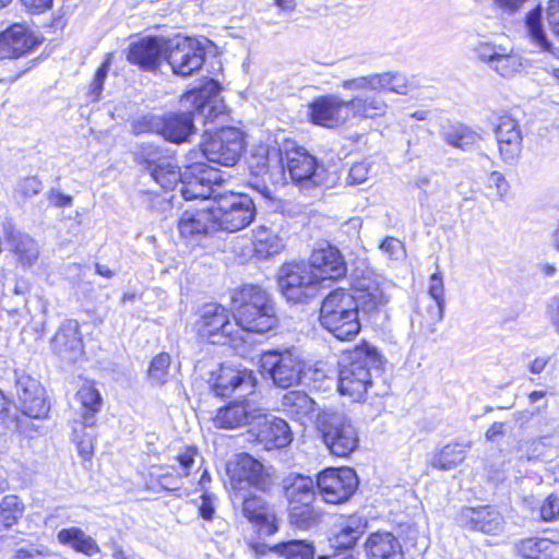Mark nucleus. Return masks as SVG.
Returning <instances> with one entry per match:
<instances>
[{
  "label": "nucleus",
  "instance_id": "1",
  "mask_svg": "<svg viewBox=\"0 0 559 559\" xmlns=\"http://www.w3.org/2000/svg\"><path fill=\"white\" fill-rule=\"evenodd\" d=\"M136 160L151 178L165 190H173L180 182L185 200H211L217 230L236 233L247 227L255 217L253 199L242 193L219 192L223 174L219 169L198 162L180 173L175 160L154 145L142 146Z\"/></svg>",
  "mask_w": 559,
  "mask_h": 559
},
{
  "label": "nucleus",
  "instance_id": "2",
  "mask_svg": "<svg viewBox=\"0 0 559 559\" xmlns=\"http://www.w3.org/2000/svg\"><path fill=\"white\" fill-rule=\"evenodd\" d=\"M249 169V187L266 200L273 198L271 185L280 182L285 174L306 189L320 186L323 181L317 158L290 141L278 150L253 155Z\"/></svg>",
  "mask_w": 559,
  "mask_h": 559
},
{
  "label": "nucleus",
  "instance_id": "3",
  "mask_svg": "<svg viewBox=\"0 0 559 559\" xmlns=\"http://www.w3.org/2000/svg\"><path fill=\"white\" fill-rule=\"evenodd\" d=\"M221 86L215 80H207L200 88L185 93L180 105L185 112H168L162 117L152 116L147 120L148 131L156 132L173 143H183L194 132V120L204 124H222L227 121L226 105L219 98Z\"/></svg>",
  "mask_w": 559,
  "mask_h": 559
},
{
  "label": "nucleus",
  "instance_id": "4",
  "mask_svg": "<svg viewBox=\"0 0 559 559\" xmlns=\"http://www.w3.org/2000/svg\"><path fill=\"white\" fill-rule=\"evenodd\" d=\"M234 318L242 331L264 334L275 328L277 318L270 295L257 285H245L231 296Z\"/></svg>",
  "mask_w": 559,
  "mask_h": 559
},
{
  "label": "nucleus",
  "instance_id": "5",
  "mask_svg": "<svg viewBox=\"0 0 559 559\" xmlns=\"http://www.w3.org/2000/svg\"><path fill=\"white\" fill-rule=\"evenodd\" d=\"M382 357L374 346L362 343L356 346L340 364L338 391L358 402L371 385L373 371H379Z\"/></svg>",
  "mask_w": 559,
  "mask_h": 559
},
{
  "label": "nucleus",
  "instance_id": "6",
  "mask_svg": "<svg viewBox=\"0 0 559 559\" xmlns=\"http://www.w3.org/2000/svg\"><path fill=\"white\" fill-rule=\"evenodd\" d=\"M320 323L340 341L353 340L361 329L357 300L346 289L331 292L322 301Z\"/></svg>",
  "mask_w": 559,
  "mask_h": 559
},
{
  "label": "nucleus",
  "instance_id": "7",
  "mask_svg": "<svg viewBox=\"0 0 559 559\" xmlns=\"http://www.w3.org/2000/svg\"><path fill=\"white\" fill-rule=\"evenodd\" d=\"M201 151L210 163L231 167L240 159L243 151L242 132L231 127H222L214 132L206 129Z\"/></svg>",
  "mask_w": 559,
  "mask_h": 559
},
{
  "label": "nucleus",
  "instance_id": "8",
  "mask_svg": "<svg viewBox=\"0 0 559 559\" xmlns=\"http://www.w3.org/2000/svg\"><path fill=\"white\" fill-rule=\"evenodd\" d=\"M197 330L200 337L211 344L234 346L239 338L237 320L233 322L229 311L218 304L202 307Z\"/></svg>",
  "mask_w": 559,
  "mask_h": 559
},
{
  "label": "nucleus",
  "instance_id": "9",
  "mask_svg": "<svg viewBox=\"0 0 559 559\" xmlns=\"http://www.w3.org/2000/svg\"><path fill=\"white\" fill-rule=\"evenodd\" d=\"M278 286L288 302L305 304L318 294L321 283L306 263H287L280 269Z\"/></svg>",
  "mask_w": 559,
  "mask_h": 559
},
{
  "label": "nucleus",
  "instance_id": "10",
  "mask_svg": "<svg viewBox=\"0 0 559 559\" xmlns=\"http://www.w3.org/2000/svg\"><path fill=\"white\" fill-rule=\"evenodd\" d=\"M260 364L262 371L281 389L297 385L305 367L296 349L265 352L261 355Z\"/></svg>",
  "mask_w": 559,
  "mask_h": 559
},
{
  "label": "nucleus",
  "instance_id": "11",
  "mask_svg": "<svg viewBox=\"0 0 559 559\" xmlns=\"http://www.w3.org/2000/svg\"><path fill=\"white\" fill-rule=\"evenodd\" d=\"M165 59L175 74L191 75L205 60V47L200 39L176 35L167 38Z\"/></svg>",
  "mask_w": 559,
  "mask_h": 559
},
{
  "label": "nucleus",
  "instance_id": "12",
  "mask_svg": "<svg viewBox=\"0 0 559 559\" xmlns=\"http://www.w3.org/2000/svg\"><path fill=\"white\" fill-rule=\"evenodd\" d=\"M323 442L330 452L347 457L359 444L358 432L352 421L342 414H331L320 424Z\"/></svg>",
  "mask_w": 559,
  "mask_h": 559
},
{
  "label": "nucleus",
  "instance_id": "13",
  "mask_svg": "<svg viewBox=\"0 0 559 559\" xmlns=\"http://www.w3.org/2000/svg\"><path fill=\"white\" fill-rule=\"evenodd\" d=\"M317 487L326 503L347 501L358 487V477L350 467L328 468L317 478Z\"/></svg>",
  "mask_w": 559,
  "mask_h": 559
},
{
  "label": "nucleus",
  "instance_id": "14",
  "mask_svg": "<svg viewBox=\"0 0 559 559\" xmlns=\"http://www.w3.org/2000/svg\"><path fill=\"white\" fill-rule=\"evenodd\" d=\"M257 378L252 370L223 364L215 377L213 391L216 395L228 397L237 393L239 397L252 395Z\"/></svg>",
  "mask_w": 559,
  "mask_h": 559
},
{
  "label": "nucleus",
  "instance_id": "15",
  "mask_svg": "<svg viewBox=\"0 0 559 559\" xmlns=\"http://www.w3.org/2000/svg\"><path fill=\"white\" fill-rule=\"evenodd\" d=\"M15 389L21 412L31 418H44L49 412L45 396V389L39 381L26 374L15 371Z\"/></svg>",
  "mask_w": 559,
  "mask_h": 559
},
{
  "label": "nucleus",
  "instance_id": "16",
  "mask_svg": "<svg viewBox=\"0 0 559 559\" xmlns=\"http://www.w3.org/2000/svg\"><path fill=\"white\" fill-rule=\"evenodd\" d=\"M308 266L322 284L324 281H336L345 276L346 262L340 250L330 243H322L312 250Z\"/></svg>",
  "mask_w": 559,
  "mask_h": 559
},
{
  "label": "nucleus",
  "instance_id": "17",
  "mask_svg": "<svg viewBox=\"0 0 559 559\" xmlns=\"http://www.w3.org/2000/svg\"><path fill=\"white\" fill-rule=\"evenodd\" d=\"M166 37L146 36L130 44L127 60L144 71H155L166 55Z\"/></svg>",
  "mask_w": 559,
  "mask_h": 559
},
{
  "label": "nucleus",
  "instance_id": "18",
  "mask_svg": "<svg viewBox=\"0 0 559 559\" xmlns=\"http://www.w3.org/2000/svg\"><path fill=\"white\" fill-rule=\"evenodd\" d=\"M495 135L500 157L507 164H514L522 152V132L519 122L510 115L498 118Z\"/></svg>",
  "mask_w": 559,
  "mask_h": 559
},
{
  "label": "nucleus",
  "instance_id": "19",
  "mask_svg": "<svg viewBox=\"0 0 559 559\" xmlns=\"http://www.w3.org/2000/svg\"><path fill=\"white\" fill-rule=\"evenodd\" d=\"M215 211L211 203L203 207L186 209L178 218V230L182 238L188 240L197 239L217 230Z\"/></svg>",
  "mask_w": 559,
  "mask_h": 559
},
{
  "label": "nucleus",
  "instance_id": "20",
  "mask_svg": "<svg viewBox=\"0 0 559 559\" xmlns=\"http://www.w3.org/2000/svg\"><path fill=\"white\" fill-rule=\"evenodd\" d=\"M227 473L236 490H243L251 486L263 489L266 484L263 465L246 453L240 454L235 463L228 464Z\"/></svg>",
  "mask_w": 559,
  "mask_h": 559
},
{
  "label": "nucleus",
  "instance_id": "21",
  "mask_svg": "<svg viewBox=\"0 0 559 559\" xmlns=\"http://www.w3.org/2000/svg\"><path fill=\"white\" fill-rule=\"evenodd\" d=\"M309 117L314 124L325 128L337 127L348 117L345 100L336 95L320 96L309 105Z\"/></svg>",
  "mask_w": 559,
  "mask_h": 559
},
{
  "label": "nucleus",
  "instance_id": "22",
  "mask_svg": "<svg viewBox=\"0 0 559 559\" xmlns=\"http://www.w3.org/2000/svg\"><path fill=\"white\" fill-rule=\"evenodd\" d=\"M457 521L464 527L488 535H498L504 524L501 513L490 506L463 508L457 515Z\"/></svg>",
  "mask_w": 559,
  "mask_h": 559
},
{
  "label": "nucleus",
  "instance_id": "23",
  "mask_svg": "<svg viewBox=\"0 0 559 559\" xmlns=\"http://www.w3.org/2000/svg\"><path fill=\"white\" fill-rule=\"evenodd\" d=\"M37 45V38L25 25L13 24L0 34V58H20Z\"/></svg>",
  "mask_w": 559,
  "mask_h": 559
},
{
  "label": "nucleus",
  "instance_id": "24",
  "mask_svg": "<svg viewBox=\"0 0 559 559\" xmlns=\"http://www.w3.org/2000/svg\"><path fill=\"white\" fill-rule=\"evenodd\" d=\"M260 421L254 429L255 441L265 450L282 449L287 447L293 438L288 424L277 417H269L262 413Z\"/></svg>",
  "mask_w": 559,
  "mask_h": 559
},
{
  "label": "nucleus",
  "instance_id": "25",
  "mask_svg": "<svg viewBox=\"0 0 559 559\" xmlns=\"http://www.w3.org/2000/svg\"><path fill=\"white\" fill-rule=\"evenodd\" d=\"M53 352L62 359L74 362L83 354V342L76 320L64 321L51 341Z\"/></svg>",
  "mask_w": 559,
  "mask_h": 559
},
{
  "label": "nucleus",
  "instance_id": "26",
  "mask_svg": "<svg viewBox=\"0 0 559 559\" xmlns=\"http://www.w3.org/2000/svg\"><path fill=\"white\" fill-rule=\"evenodd\" d=\"M261 416L262 409L254 407L251 401H234L218 409L214 418V424L217 428L235 429Z\"/></svg>",
  "mask_w": 559,
  "mask_h": 559
},
{
  "label": "nucleus",
  "instance_id": "27",
  "mask_svg": "<svg viewBox=\"0 0 559 559\" xmlns=\"http://www.w3.org/2000/svg\"><path fill=\"white\" fill-rule=\"evenodd\" d=\"M197 455L198 450L195 448H187L185 452L177 456L180 471H177L175 466H160L153 471L151 475L164 490L176 491L180 489L182 478L189 476Z\"/></svg>",
  "mask_w": 559,
  "mask_h": 559
},
{
  "label": "nucleus",
  "instance_id": "28",
  "mask_svg": "<svg viewBox=\"0 0 559 559\" xmlns=\"http://www.w3.org/2000/svg\"><path fill=\"white\" fill-rule=\"evenodd\" d=\"M353 288L357 307L366 312L376 310L380 306H384L389 301L388 295L384 293L380 282L368 275H362L354 281Z\"/></svg>",
  "mask_w": 559,
  "mask_h": 559
},
{
  "label": "nucleus",
  "instance_id": "29",
  "mask_svg": "<svg viewBox=\"0 0 559 559\" xmlns=\"http://www.w3.org/2000/svg\"><path fill=\"white\" fill-rule=\"evenodd\" d=\"M367 521L358 515L342 520L335 525V530L329 539L331 547L336 550L352 549L365 533Z\"/></svg>",
  "mask_w": 559,
  "mask_h": 559
},
{
  "label": "nucleus",
  "instance_id": "30",
  "mask_svg": "<svg viewBox=\"0 0 559 559\" xmlns=\"http://www.w3.org/2000/svg\"><path fill=\"white\" fill-rule=\"evenodd\" d=\"M243 515L255 525L258 533L262 536H271L277 532L275 516L269 512L261 498H243Z\"/></svg>",
  "mask_w": 559,
  "mask_h": 559
},
{
  "label": "nucleus",
  "instance_id": "31",
  "mask_svg": "<svg viewBox=\"0 0 559 559\" xmlns=\"http://www.w3.org/2000/svg\"><path fill=\"white\" fill-rule=\"evenodd\" d=\"M365 547L369 559H402L401 544L389 532L371 534Z\"/></svg>",
  "mask_w": 559,
  "mask_h": 559
},
{
  "label": "nucleus",
  "instance_id": "32",
  "mask_svg": "<svg viewBox=\"0 0 559 559\" xmlns=\"http://www.w3.org/2000/svg\"><path fill=\"white\" fill-rule=\"evenodd\" d=\"M347 112L352 111L354 117L374 119L382 117L386 112L388 105L385 100L373 92L369 95L358 94L349 100H345Z\"/></svg>",
  "mask_w": 559,
  "mask_h": 559
},
{
  "label": "nucleus",
  "instance_id": "33",
  "mask_svg": "<svg viewBox=\"0 0 559 559\" xmlns=\"http://www.w3.org/2000/svg\"><path fill=\"white\" fill-rule=\"evenodd\" d=\"M285 497L288 503H312L314 501V484L311 477L290 474L283 480Z\"/></svg>",
  "mask_w": 559,
  "mask_h": 559
},
{
  "label": "nucleus",
  "instance_id": "34",
  "mask_svg": "<svg viewBox=\"0 0 559 559\" xmlns=\"http://www.w3.org/2000/svg\"><path fill=\"white\" fill-rule=\"evenodd\" d=\"M440 135L447 144L463 151L471 150L481 140L478 132L459 122L442 126Z\"/></svg>",
  "mask_w": 559,
  "mask_h": 559
},
{
  "label": "nucleus",
  "instance_id": "35",
  "mask_svg": "<svg viewBox=\"0 0 559 559\" xmlns=\"http://www.w3.org/2000/svg\"><path fill=\"white\" fill-rule=\"evenodd\" d=\"M95 423L96 420L93 416H85L80 421L74 420L73 441L83 460H90L94 454L96 440Z\"/></svg>",
  "mask_w": 559,
  "mask_h": 559
},
{
  "label": "nucleus",
  "instance_id": "36",
  "mask_svg": "<svg viewBox=\"0 0 559 559\" xmlns=\"http://www.w3.org/2000/svg\"><path fill=\"white\" fill-rule=\"evenodd\" d=\"M57 539L61 545L70 546L76 552L86 556L97 555L100 549L95 539L84 533V531L76 526L62 528L57 534Z\"/></svg>",
  "mask_w": 559,
  "mask_h": 559
},
{
  "label": "nucleus",
  "instance_id": "37",
  "mask_svg": "<svg viewBox=\"0 0 559 559\" xmlns=\"http://www.w3.org/2000/svg\"><path fill=\"white\" fill-rule=\"evenodd\" d=\"M518 552L527 559H558L559 543L548 538H526L516 545Z\"/></svg>",
  "mask_w": 559,
  "mask_h": 559
},
{
  "label": "nucleus",
  "instance_id": "38",
  "mask_svg": "<svg viewBox=\"0 0 559 559\" xmlns=\"http://www.w3.org/2000/svg\"><path fill=\"white\" fill-rule=\"evenodd\" d=\"M252 246L258 259H267L277 254L284 247L282 239L265 226L252 230Z\"/></svg>",
  "mask_w": 559,
  "mask_h": 559
},
{
  "label": "nucleus",
  "instance_id": "39",
  "mask_svg": "<svg viewBox=\"0 0 559 559\" xmlns=\"http://www.w3.org/2000/svg\"><path fill=\"white\" fill-rule=\"evenodd\" d=\"M5 237L12 251L19 257L23 264H33L39 254L38 245L28 235L10 229Z\"/></svg>",
  "mask_w": 559,
  "mask_h": 559
},
{
  "label": "nucleus",
  "instance_id": "40",
  "mask_svg": "<svg viewBox=\"0 0 559 559\" xmlns=\"http://www.w3.org/2000/svg\"><path fill=\"white\" fill-rule=\"evenodd\" d=\"M471 442H453L444 445L432 459V466L443 471H450L459 466L466 457Z\"/></svg>",
  "mask_w": 559,
  "mask_h": 559
},
{
  "label": "nucleus",
  "instance_id": "41",
  "mask_svg": "<svg viewBox=\"0 0 559 559\" xmlns=\"http://www.w3.org/2000/svg\"><path fill=\"white\" fill-rule=\"evenodd\" d=\"M25 506L16 495H7L0 500V532L8 531L23 518Z\"/></svg>",
  "mask_w": 559,
  "mask_h": 559
},
{
  "label": "nucleus",
  "instance_id": "42",
  "mask_svg": "<svg viewBox=\"0 0 559 559\" xmlns=\"http://www.w3.org/2000/svg\"><path fill=\"white\" fill-rule=\"evenodd\" d=\"M75 400L82 407V419L85 416H93L100 409L102 396L99 391L91 383H84L75 394Z\"/></svg>",
  "mask_w": 559,
  "mask_h": 559
},
{
  "label": "nucleus",
  "instance_id": "43",
  "mask_svg": "<svg viewBox=\"0 0 559 559\" xmlns=\"http://www.w3.org/2000/svg\"><path fill=\"white\" fill-rule=\"evenodd\" d=\"M491 69L503 78H513L523 71V58L519 53L507 52V49L503 48Z\"/></svg>",
  "mask_w": 559,
  "mask_h": 559
},
{
  "label": "nucleus",
  "instance_id": "44",
  "mask_svg": "<svg viewBox=\"0 0 559 559\" xmlns=\"http://www.w3.org/2000/svg\"><path fill=\"white\" fill-rule=\"evenodd\" d=\"M526 28L531 40L540 49L549 50L551 44L547 39L542 24V8L531 10L526 15Z\"/></svg>",
  "mask_w": 559,
  "mask_h": 559
},
{
  "label": "nucleus",
  "instance_id": "45",
  "mask_svg": "<svg viewBox=\"0 0 559 559\" xmlns=\"http://www.w3.org/2000/svg\"><path fill=\"white\" fill-rule=\"evenodd\" d=\"M428 294L435 301V307L431 310L432 319L440 322L444 316L445 299L443 278L439 270L430 275Z\"/></svg>",
  "mask_w": 559,
  "mask_h": 559
},
{
  "label": "nucleus",
  "instance_id": "46",
  "mask_svg": "<svg viewBox=\"0 0 559 559\" xmlns=\"http://www.w3.org/2000/svg\"><path fill=\"white\" fill-rule=\"evenodd\" d=\"M283 405L287 412L301 419L314 412L316 403L306 393L293 391L284 395Z\"/></svg>",
  "mask_w": 559,
  "mask_h": 559
},
{
  "label": "nucleus",
  "instance_id": "47",
  "mask_svg": "<svg viewBox=\"0 0 559 559\" xmlns=\"http://www.w3.org/2000/svg\"><path fill=\"white\" fill-rule=\"evenodd\" d=\"M288 513L290 523L300 530L311 527L318 520V513L312 503H288Z\"/></svg>",
  "mask_w": 559,
  "mask_h": 559
},
{
  "label": "nucleus",
  "instance_id": "48",
  "mask_svg": "<svg viewBox=\"0 0 559 559\" xmlns=\"http://www.w3.org/2000/svg\"><path fill=\"white\" fill-rule=\"evenodd\" d=\"M171 358L167 353L155 356L148 367L147 378L153 385H164L170 379Z\"/></svg>",
  "mask_w": 559,
  "mask_h": 559
},
{
  "label": "nucleus",
  "instance_id": "49",
  "mask_svg": "<svg viewBox=\"0 0 559 559\" xmlns=\"http://www.w3.org/2000/svg\"><path fill=\"white\" fill-rule=\"evenodd\" d=\"M285 559H313L314 548L311 544L304 540H289L287 543L278 544L274 547Z\"/></svg>",
  "mask_w": 559,
  "mask_h": 559
},
{
  "label": "nucleus",
  "instance_id": "50",
  "mask_svg": "<svg viewBox=\"0 0 559 559\" xmlns=\"http://www.w3.org/2000/svg\"><path fill=\"white\" fill-rule=\"evenodd\" d=\"M379 79V90L380 91H390L396 94L405 95L408 93V85L405 75L401 73H378Z\"/></svg>",
  "mask_w": 559,
  "mask_h": 559
},
{
  "label": "nucleus",
  "instance_id": "51",
  "mask_svg": "<svg viewBox=\"0 0 559 559\" xmlns=\"http://www.w3.org/2000/svg\"><path fill=\"white\" fill-rule=\"evenodd\" d=\"M341 86L346 91L378 92V90H379L378 73L344 80L341 83Z\"/></svg>",
  "mask_w": 559,
  "mask_h": 559
},
{
  "label": "nucleus",
  "instance_id": "52",
  "mask_svg": "<svg viewBox=\"0 0 559 559\" xmlns=\"http://www.w3.org/2000/svg\"><path fill=\"white\" fill-rule=\"evenodd\" d=\"M379 249L390 260L401 261L406 257V250L403 242L394 237H386L383 239Z\"/></svg>",
  "mask_w": 559,
  "mask_h": 559
},
{
  "label": "nucleus",
  "instance_id": "53",
  "mask_svg": "<svg viewBox=\"0 0 559 559\" xmlns=\"http://www.w3.org/2000/svg\"><path fill=\"white\" fill-rule=\"evenodd\" d=\"M41 189V181L37 177L32 176L21 179L16 185L15 191L23 199H29L38 194Z\"/></svg>",
  "mask_w": 559,
  "mask_h": 559
},
{
  "label": "nucleus",
  "instance_id": "54",
  "mask_svg": "<svg viewBox=\"0 0 559 559\" xmlns=\"http://www.w3.org/2000/svg\"><path fill=\"white\" fill-rule=\"evenodd\" d=\"M50 555L47 547L29 544L15 550V559H46Z\"/></svg>",
  "mask_w": 559,
  "mask_h": 559
},
{
  "label": "nucleus",
  "instance_id": "55",
  "mask_svg": "<svg viewBox=\"0 0 559 559\" xmlns=\"http://www.w3.org/2000/svg\"><path fill=\"white\" fill-rule=\"evenodd\" d=\"M502 49L503 48L501 46H496L489 43H479L475 47V52L481 61L488 63L491 68Z\"/></svg>",
  "mask_w": 559,
  "mask_h": 559
},
{
  "label": "nucleus",
  "instance_id": "56",
  "mask_svg": "<svg viewBox=\"0 0 559 559\" xmlns=\"http://www.w3.org/2000/svg\"><path fill=\"white\" fill-rule=\"evenodd\" d=\"M559 515V497L550 495L540 507V518L545 522H551Z\"/></svg>",
  "mask_w": 559,
  "mask_h": 559
},
{
  "label": "nucleus",
  "instance_id": "57",
  "mask_svg": "<svg viewBox=\"0 0 559 559\" xmlns=\"http://www.w3.org/2000/svg\"><path fill=\"white\" fill-rule=\"evenodd\" d=\"M369 175V165L365 162L353 164L348 171L347 181L349 185H360L365 182Z\"/></svg>",
  "mask_w": 559,
  "mask_h": 559
},
{
  "label": "nucleus",
  "instance_id": "58",
  "mask_svg": "<svg viewBox=\"0 0 559 559\" xmlns=\"http://www.w3.org/2000/svg\"><path fill=\"white\" fill-rule=\"evenodd\" d=\"M215 500L216 497L210 492H203L201 496V504L199 507V513L202 519L211 521L215 513Z\"/></svg>",
  "mask_w": 559,
  "mask_h": 559
},
{
  "label": "nucleus",
  "instance_id": "59",
  "mask_svg": "<svg viewBox=\"0 0 559 559\" xmlns=\"http://www.w3.org/2000/svg\"><path fill=\"white\" fill-rule=\"evenodd\" d=\"M546 17L551 32L559 35V0H549Z\"/></svg>",
  "mask_w": 559,
  "mask_h": 559
},
{
  "label": "nucleus",
  "instance_id": "60",
  "mask_svg": "<svg viewBox=\"0 0 559 559\" xmlns=\"http://www.w3.org/2000/svg\"><path fill=\"white\" fill-rule=\"evenodd\" d=\"M108 70L109 61H105L100 64V67L97 69L95 73V78L92 83V93L95 94L96 97H98L100 92L103 91L104 82L107 78Z\"/></svg>",
  "mask_w": 559,
  "mask_h": 559
},
{
  "label": "nucleus",
  "instance_id": "61",
  "mask_svg": "<svg viewBox=\"0 0 559 559\" xmlns=\"http://www.w3.org/2000/svg\"><path fill=\"white\" fill-rule=\"evenodd\" d=\"M48 200L57 207H68L72 205V197L59 190H51L48 194Z\"/></svg>",
  "mask_w": 559,
  "mask_h": 559
},
{
  "label": "nucleus",
  "instance_id": "62",
  "mask_svg": "<svg viewBox=\"0 0 559 559\" xmlns=\"http://www.w3.org/2000/svg\"><path fill=\"white\" fill-rule=\"evenodd\" d=\"M21 2L34 13L43 12L52 4V0H21Z\"/></svg>",
  "mask_w": 559,
  "mask_h": 559
},
{
  "label": "nucleus",
  "instance_id": "63",
  "mask_svg": "<svg viewBox=\"0 0 559 559\" xmlns=\"http://www.w3.org/2000/svg\"><path fill=\"white\" fill-rule=\"evenodd\" d=\"M490 181L496 186L498 194L503 197L509 190V185L502 174L493 171L490 176Z\"/></svg>",
  "mask_w": 559,
  "mask_h": 559
},
{
  "label": "nucleus",
  "instance_id": "64",
  "mask_svg": "<svg viewBox=\"0 0 559 559\" xmlns=\"http://www.w3.org/2000/svg\"><path fill=\"white\" fill-rule=\"evenodd\" d=\"M503 430L504 424L501 421H496L486 431V439L488 441H495L497 437H501L503 435Z\"/></svg>",
  "mask_w": 559,
  "mask_h": 559
}]
</instances>
